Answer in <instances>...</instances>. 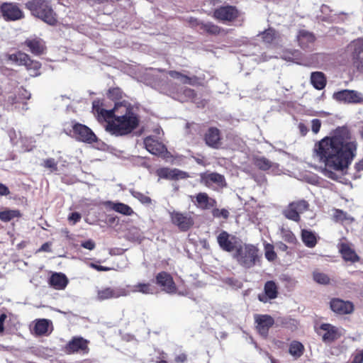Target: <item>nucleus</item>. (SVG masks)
Segmentation results:
<instances>
[{
	"label": "nucleus",
	"mask_w": 363,
	"mask_h": 363,
	"mask_svg": "<svg viewBox=\"0 0 363 363\" xmlns=\"http://www.w3.org/2000/svg\"><path fill=\"white\" fill-rule=\"evenodd\" d=\"M357 143L346 127H338L330 137H325L315 143L313 157L324 163L323 174L333 180L339 178L334 171L347 168L355 156Z\"/></svg>",
	"instance_id": "obj_1"
},
{
	"label": "nucleus",
	"mask_w": 363,
	"mask_h": 363,
	"mask_svg": "<svg viewBox=\"0 0 363 363\" xmlns=\"http://www.w3.org/2000/svg\"><path fill=\"white\" fill-rule=\"evenodd\" d=\"M93 112L100 122L105 121V129L115 136L131 133L140 124V118L134 112L133 106L128 101L116 102L111 110H106L98 101L93 102Z\"/></svg>",
	"instance_id": "obj_2"
},
{
	"label": "nucleus",
	"mask_w": 363,
	"mask_h": 363,
	"mask_svg": "<svg viewBox=\"0 0 363 363\" xmlns=\"http://www.w3.org/2000/svg\"><path fill=\"white\" fill-rule=\"evenodd\" d=\"M25 6L33 16L48 24L53 26L57 23L56 13L48 0H30Z\"/></svg>",
	"instance_id": "obj_3"
},
{
	"label": "nucleus",
	"mask_w": 363,
	"mask_h": 363,
	"mask_svg": "<svg viewBox=\"0 0 363 363\" xmlns=\"http://www.w3.org/2000/svg\"><path fill=\"white\" fill-rule=\"evenodd\" d=\"M234 258L237 259L240 264L250 268L255 265L257 258V250L252 245H239L234 254Z\"/></svg>",
	"instance_id": "obj_4"
},
{
	"label": "nucleus",
	"mask_w": 363,
	"mask_h": 363,
	"mask_svg": "<svg viewBox=\"0 0 363 363\" xmlns=\"http://www.w3.org/2000/svg\"><path fill=\"white\" fill-rule=\"evenodd\" d=\"M347 50L351 53V61L354 67L363 72V39L353 40L347 45Z\"/></svg>",
	"instance_id": "obj_5"
},
{
	"label": "nucleus",
	"mask_w": 363,
	"mask_h": 363,
	"mask_svg": "<svg viewBox=\"0 0 363 363\" xmlns=\"http://www.w3.org/2000/svg\"><path fill=\"white\" fill-rule=\"evenodd\" d=\"M200 183L214 190L223 188L227 184L223 175L210 172H206L200 174Z\"/></svg>",
	"instance_id": "obj_6"
},
{
	"label": "nucleus",
	"mask_w": 363,
	"mask_h": 363,
	"mask_svg": "<svg viewBox=\"0 0 363 363\" xmlns=\"http://www.w3.org/2000/svg\"><path fill=\"white\" fill-rule=\"evenodd\" d=\"M308 208V203L305 200H299L290 203L283 211L284 216L291 220L298 222L300 220V213Z\"/></svg>",
	"instance_id": "obj_7"
},
{
	"label": "nucleus",
	"mask_w": 363,
	"mask_h": 363,
	"mask_svg": "<svg viewBox=\"0 0 363 363\" xmlns=\"http://www.w3.org/2000/svg\"><path fill=\"white\" fill-rule=\"evenodd\" d=\"M0 11L6 21H15L24 18L23 11L14 3H3L0 6Z\"/></svg>",
	"instance_id": "obj_8"
},
{
	"label": "nucleus",
	"mask_w": 363,
	"mask_h": 363,
	"mask_svg": "<svg viewBox=\"0 0 363 363\" xmlns=\"http://www.w3.org/2000/svg\"><path fill=\"white\" fill-rule=\"evenodd\" d=\"M238 240V238L225 230H222L217 236V242L220 248L228 252L236 250L239 246Z\"/></svg>",
	"instance_id": "obj_9"
},
{
	"label": "nucleus",
	"mask_w": 363,
	"mask_h": 363,
	"mask_svg": "<svg viewBox=\"0 0 363 363\" xmlns=\"http://www.w3.org/2000/svg\"><path fill=\"white\" fill-rule=\"evenodd\" d=\"M333 99L345 104L363 103V94L354 90L344 89L335 92Z\"/></svg>",
	"instance_id": "obj_10"
},
{
	"label": "nucleus",
	"mask_w": 363,
	"mask_h": 363,
	"mask_svg": "<svg viewBox=\"0 0 363 363\" xmlns=\"http://www.w3.org/2000/svg\"><path fill=\"white\" fill-rule=\"evenodd\" d=\"M72 128L74 135L77 140L89 143L96 140V135L87 126L80 123H76L73 125Z\"/></svg>",
	"instance_id": "obj_11"
},
{
	"label": "nucleus",
	"mask_w": 363,
	"mask_h": 363,
	"mask_svg": "<svg viewBox=\"0 0 363 363\" xmlns=\"http://www.w3.org/2000/svg\"><path fill=\"white\" fill-rule=\"evenodd\" d=\"M170 218L172 223L182 231H186L194 223L192 218L187 213L173 211L170 213Z\"/></svg>",
	"instance_id": "obj_12"
},
{
	"label": "nucleus",
	"mask_w": 363,
	"mask_h": 363,
	"mask_svg": "<svg viewBox=\"0 0 363 363\" xmlns=\"http://www.w3.org/2000/svg\"><path fill=\"white\" fill-rule=\"evenodd\" d=\"M129 295V291L125 288H104L98 290L97 299L104 301L108 298H116L121 296H126Z\"/></svg>",
	"instance_id": "obj_13"
},
{
	"label": "nucleus",
	"mask_w": 363,
	"mask_h": 363,
	"mask_svg": "<svg viewBox=\"0 0 363 363\" xmlns=\"http://www.w3.org/2000/svg\"><path fill=\"white\" fill-rule=\"evenodd\" d=\"M156 283L162 289L163 291L168 294H174L176 292V285L172 276L167 272H160L156 276Z\"/></svg>",
	"instance_id": "obj_14"
},
{
	"label": "nucleus",
	"mask_w": 363,
	"mask_h": 363,
	"mask_svg": "<svg viewBox=\"0 0 363 363\" xmlns=\"http://www.w3.org/2000/svg\"><path fill=\"white\" fill-rule=\"evenodd\" d=\"M238 16V11L232 6H221L214 11V17L221 21H231Z\"/></svg>",
	"instance_id": "obj_15"
},
{
	"label": "nucleus",
	"mask_w": 363,
	"mask_h": 363,
	"mask_svg": "<svg viewBox=\"0 0 363 363\" xmlns=\"http://www.w3.org/2000/svg\"><path fill=\"white\" fill-rule=\"evenodd\" d=\"M278 286L274 281H267L264 286V293L258 295V299L262 303H268L278 296Z\"/></svg>",
	"instance_id": "obj_16"
},
{
	"label": "nucleus",
	"mask_w": 363,
	"mask_h": 363,
	"mask_svg": "<svg viewBox=\"0 0 363 363\" xmlns=\"http://www.w3.org/2000/svg\"><path fill=\"white\" fill-rule=\"evenodd\" d=\"M259 333L264 338L267 337L269 329L274 325L273 318L269 315H257L255 316Z\"/></svg>",
	"instance_id": "obj_17"
},
{
	"label": "nucleus",
	"mask_w": 363,
	"mask_h": 363,
	"mask_svg": "<svg viewBox=\"0 0 363 363\" xmlns=\"http://www.w3.org/2000/svg\"><path fill=\"white\" fill-rule=\"evenodd\" d=\"M146 150L152 155H160L167 152L166 147L152 136H148L144 140Z\"/></svg>",
	"instance_id": "obj_18"
},
{
	"label": "nucleus",
	"mask_w": 363,
	"mask_h": 363,
	"mask_svg": "<svg viewBox=\"0 0 363 363\" xmlns=\"http://www.w3.org/2000/svg\"><path fill=\"white\" fill-rule=\"evenodd\" d=\"M88 342L82 337H74L66 346V352L68 353L83 352L87 353Z\"/></svg>",
	"instance_id": "obj_19"
},
{
	"label": "nucleus",
	"mask_w": 363,
	"mask_h": 363,
	"mask_svg": "<svg viewBox=\"0 0 363 363\" xmlns=\"http://www.w3.org/2000/svg\"><path fill=\"white\" fill-rule=\"evenodd\" d=\"M157 174L160 178L167 179H185L189 177L186 172L181 171L176 168H161L157 170Z\"/></svg>",
	"instance_id": "obj_20"
},
{
	"label": "nucleus",
	"mask_w": 363,
	"mask_h": 363,
	"mask_svg": "<svg viewBox=\"0 0 363 363\" xmlns=\"http://www.w3.org/2000/svg\"><path fill=\"white\" fill-rule=\"evenodd\" d=\"M330 308L336 313L349 314L354 310L352 303L344 301L341 299H333L330 301Z\"/></svg>",
	"instance_id": "obj_21"
},
{
	"label": "nucleus",
	"mask_w": 363,
	"mask_h": 363,
	"mask_svg": "<svg viewBox=\"0 0 363 363\" xmlns=\"http://www.w3.org/2000/svg\"><path fill=\"white\" fill-rule=\"evenodd\" d=\"M189 23L192 27L197 28L199 30L203 33L216 35L220 32V28L210 22L204 23L201 22L196 18H191Z\"/></svg>",
	"instance_id": "obj_22"
},
{
	"label": "nucleus",
	"mask_w": 363,
	"mask_h": 363,
	"mask_svg": "<svg viewBox=\"0 0 363 363\" xmlns=\"http://www.w3.org/2000/svg\"><path fill=\"white\" fill-rule=\"evenodd\" d=\"M320 330L325 332L323 335V340L326 342H331L342 335L340 330L330 324H322Z\"/></svg>",
	"instance_id": "obj_23"
},
{
	"label": "nucleus",
	"mask_w": 363,
	"mask_h": 363,
	"mask_svg": "<svg viewBox=\"0 0 363 363\" xmlns=\"http://www.w3.org/2000/svg\"><path fill=\"white\" fill-rule=\"evenodd\" d=\"M53 330L52 322L48 319L37 320L34 327L35 333L37 335H48Z\"/></svg>",
	"instance_id": "obj_24"
},
{
	"label": "nucleus",
	"mask_w": 363,
	"mask_h": 363,
	"mask_svg": "<svg viewBox=\"0 0 363 363\" xmlns=\"http://www.w3.org/2000/svg\"><path fill=\"white\" fill-rule=\"evenodd\" d=\"M207 145L217 148L220 145V130L216 128H209L204 135Z\"/></svg>",
	"instance_id": "obj_25"
},
{
	"label": "nucleus",
	"mask_w": 363,
	"mask_h": 363,
	"mask_svg": "<svg viewBox=\"0 0 363 363\" xmlns=\"http://www.w3.org/2000/svg\"><path fill=\"white\" fill-rule=\"evenodd\" d=\"M296 38L298 45L303 49L309 48L315 41L314 35L306 30H300L297 34Z\"/></svg>",
	"instance_id": "obj_26"
},
{
	"label": "nucleus",
	"mask_w": 363,
	"mask_h": 363,
	"mask_svg": "<svg viewBox=\"0 0 363 363\" xmlns=\"http://www.w3.org/2000/svg\"><path fill=\"white\" fill-rule=\"evenodd\" d=\"M68 283L66 276L61 273L52 274L50 279V284L55 289H64Z\"/></svg>",
	"instance_id": "obj_27"
},
{
	"label": "nucleus",
	"mask_w": 363,
	"mask_h": 363,
	"mask_svg": "<svg viewBox=\"0 0 363 363\" xmlns=\"http://www.w3.org/2000/svg\"><path fill=\"white\" fill-rule=\"evenodd\" d=\"M25 44L33 55H39L44 51V43L40 39H28L25 41Z\"/></svg>",
	"instance_id": "obj_28"
},
{
	"label": "nucleus",
	"mask_w": 363,
	"mask_h": 363,
	"mask_svg": "<svg viewBox=\"0 0 363 363\" xmlns=\"http://www.w3.org/2000/svg\"><path fill=\"white\" fill-rule=\"evenodd\" d=\"M311 83L315 89L321 90L326 85V78L321 72H313L311 74Z\"/></svg>",
	"instance_id": "obj_29"
},
{
	"label": "nucleus",
	"mask_w": 363,
	"mask_h": 363,
	"mask_svg": "<svg viewBox=\"0 0 363 363\" xmlns=\"http://www.w3.org/2000/svg\"><path fill=\"white\" fill-rule=\"evenodd\" d=\"M168 74L171 77L178 79L182 84L196 85L198 83V78L195 76L188 77L177 71H169Z\"/></svg>",
	"instance_id": "obj_30"
},
{
	"label": "nucleus",
	"mask_w": 363,
	"mask_h": 363,
	"mask_svg": "<svg viewBox=\"0 0 363 363\" xmlns=\"http://www.w3.org/2000/svg\"><path fill=\"white\" fill-rule=\"evenodd\" d=\"M198 206L203 209L210 208L214 206L216 201L210 198L206 193H199L196 196Z\"/></svg>",
	"instance_id": "obj_31"
},
{
	"label": "nucleus",
	"mask_w": 363,
	"mask_h": 363,
	"mask_svg": "<svg viewBox=\"0 0 363 363\" xmlns=\"http://www.w3.org/2000/svg\"><path fill=\"white\" fill-rule=\"evenodd\" d=\"M340 252L345 261H350L352 262H355L359 261V257L356 254L354 250H353L349 245L347 244H342L340 248Z\"/></svg>",
	"instance_id": "obj_32"
},
{
	"label": "nucleus",
	"mask_w": 363,
	"mask_h": 363,
	"mask_svg": "<svg viewBox=\"0 0 363 363\" xmlns=\"http://www.w3.org/2000/svg\"><path fill=\"white\" fill-rule=\"evenodd\" d=\"M6 57L7 60L11 61L17 65H24L28 60V55L22 52L6 54Z\"/></svg>",
	"instance_id": "obj_33"
},
{
	"label": "nucleus",
	"mask_w": 363,
	"mask_h": 363,
	"mask_svg": "<svg viewBox=\"0 0 363 363\" xmlns=\"http://www.w3.org/2000/svg\"><path fill=\"white\" fill-rule=\"evenodd\" d=\"M301 239L303 242L308 247H314L317 243V238L312 231L303 230L301 232Z\"/></svg>",
	"instance_id": "obj_34"
},
{
	"label": "nucleus",
	"mask_w": 363,
	"mask_h": 363,
	"mask_svg": "<svg viewBox=\"0 0 363 363\" xmlns=\"http://www.w3.org/2000/svg\"><path fill=\"white\" fill-rule=\"evenodd\" d=\"M281 58L289 62L301 65V52L298 50H284L281 55Z\"/></svg>",
	"instance_id": "obj_35"
},
{
	"label": "nucleus",
	"mask_w": 363,
	"mask_h": 363,
	"mask_svg": "<svg viewBox=\"0 0 363 363\" xmlns=\"http://www.w3.org/2000/svg\"><path fill=\"white\" fill-rule=\"evenodd\" d=\"M128 287L130 288V290H128L129 291V294L130 292H140L144 294H153V289L152 288L150 284L139 283L132 286H128Z\"/></svg>",
	"instance_id": "obj_36"
},
{
	"label": "nucleus",
	"mask_w": 363,
	"mask_h": 363,
	"mask_svg": "<svg viewBox=\"0 0 363 363\" xmlns=\"http://www.w3.org/2000/svg\"><path fill=\"white\" fill-rule=\"evenodd\" d=\"M24 66H26L30 76L37 77L40 74V69L41 64L38 61L31 60L29 56L28 60L26 62V64H24Z\"/></svg>",
	"instance_id": "obj_37"
},
{
	"label": "nucleus",
	"mask_w": 363,
	"mask_h": 363,
	"mask_svg": "<svg viewBox=\"0 0 363 363\" xmlns=\"http://www.w3.org/2000/svg\"><path fill=\"white\" fill-rule=\"evenodd\" d=\"M31 94L24 89L18 91V96L11 95L8 97V102L12 105L20 104V99H29Z\"/></svg>",
	"instance_id": "obj_38"
},
{
	"label": "nucleus",
	"mask_w": 363,
	"mask_h": 363,
	"mask_svg": "<svg viewBox=\"0 0 363 363\" xmlns=\"http://www.w3.org/2000/svg\"><path fill=\"white\" fill-rule=\"evenodd\" d=\"M261 35L263 42L267 44L272 43L279 38V33L272 28L265 30Z\"/></svg>",
	"instance_id": "obj_39"
},
{
	"label": "nucleus",
	"mask_w": 363,
	"mask_h": 363,
	"mask_svg": "<svg viewBox=\"0 0 363 363\" xmlns=\"http://www.w3.org/2000/svg\"><path fill=\"white\" fill-rule=\"evenodd\" d=\"M21 216V213L18 210H6L0 212V220L3 222H9L14 218Z\"/></svg>",
	"instance_id": "obj_40"
},
{
	"label": "nucleus",
	"mask_w": 363,
	"mask_h": 363,
	"mask_svg": "<svg viewBox=\"0 0 363 363\" xmlns=\"http://www.w3.org/2000/svg\"><path fill=\"white\" fill-rule=\"evenodd\" d=\"M112 208L125 216H130L133 213V209L129 206L122 203H112Z\"/></svg>",
	"instance_id": "obj_41"
},
{
	"label": "nucleus",
	"mask_w": 363,
	"mask_h": 363,
	"mask_svg": "<svg viewBox=\"0 0 363 363\" xmlns=\"http://www.w3.org/2000/svg\"><path fill=\"white\" fill-rule=\"evenodd\" d=\"M303 352V345L297 341H293L289 346V353L296 357H299Z\"/></svg>",
	"instance_id": "obj_42"
},
{
	"label": "nucleus",
	"mask_w": 363,
	"mask_h": 363,
	"mask_svg": "<svg viewBox=\"0 0 363 363\" xmlns=\"http://www.w3.org/2000/svg\"><path fill=\"white\" fill-rule=\"evenodd\" d=\"M255 164L262 170L269 169L271 166V162L264 157H257L255 160Z\"/></svg>",
	"instance_id": "obj_43"
},
{
	"label": "nucleus",
	"mask_w": 363,
	"mask_h": 363,
	"mask_svg": "<svg viewBox=\"0 0 363 363\" xmlns=\"http://www.w3.org/2000/svg\"><path fill=\"white\" fill-rule=\"evenodd\" d=\"M313 277L315 282L320 284H327L330 281V279L327 274L318 271L313 272Z\"/></svg>",
	"instance_id": "obj_44"
},
{
	"label": "nucleus",
	"mask_w": 363,
	"mask_h": 363,
	"mask_svg": "<svg viewBox=\"0 0 363 363\" xmlns=\"http://www.w3.org/2000/svg\"><path fill=\"white\" fill-rule=\"evenodd\" d=\"M281 236L284 241L289 243H294L296 240L295 235L291 230L283 228L281 229Z\"/></svg>",
	"instance_id": "obj_45"
},
{
	"label": "nucleus",
	"mask_w": 363,
	"mask_h": 363,
	"mask_svg": "<svg viewBox=\"0 0 363 363\" xmlns=\"http://www.w3.org/2000/svg\"><path fill=\"white\" fill-rule=\"evenodd\" d=\"M333 216L336 221L343 222L345 220H353V219L349 215H347L346 212L339 209H336L335 211Z\"/></svg>",
	"instance_id": "obj_46"
},
{
	"label": "nucleus",
	"mask_w": 363,
	"mask_h": 363,
	"mask_svg": "<svg viewBox=\"0 0 363 363\" xmlns=\"http://www.w3.org/2000/svg\"><path fill=\"white\" fill-rule=\"evenodd\" d=\"M130 193L134 198L139 200L142 203L147 205L151 203V199L149 196L143 194V193L134 190H131Z\"/></svg>",
	"instance_id": "obj_47"
},
{
	"label": "nucleus",
	"mask_w": 363,
	"mask_h": 363,
	"mask_svg": "<svg viewBox=\"0 0 363 363\" xmlns=\"http://www.w3.org/2000/svg\"><path fill=\"white\" fill-rule=\"evenodd\" d=\"M43 166L51 172L57 170V163L53 158H48L43 161Z\"/></svg>",
	"instance_id": "obj_48"
},
{
	"label": "nucleus",
	"mask_w": 363,
	"mask_h": 363,
	"mask_svg": "<svg viewBox=\"0 0 363 363\" xmlns=\"http://www.w3.org/2000/svg\"><path fill=\"white\" fill-rule=\"evenodd\" d=\"M213 216L216 218L223 217V218H228L229 216V212L228 210L223 208V209H218L215 208L213 211Z\"/></svg>",
	"instance_id": "obj_49"
},
{
	"label": "nucleus",
	"mask_w": 363,
	"mask_h": 363,
	"mask_svg": "<svg viewBox=\"0 0 363 363\" xmlns=\"http://www.w3.org/2000/svg\"><path fill=\"white\" fill-rule=\"evenodd\" d=\"M108 96L113 100L119 99L122 98V91L119 88H114L109 90Z\"/></svg>",
	"instance_id": "obj_50"
},
{
	"label": "nucleus",
	"mask_w": 363,
	"mask_h": 363,
	"mask_svg": "<svg viewBox=\"0 0 363 363\" xmlns=\"http://www.w3.org/2000/svg\"><path fill=\"white\" fill-rule=\"evenodd\" d=\"M321 126V122L319 119H313L311 121V129L314 133H318Z\"/></svg>",
	"instance_id": "obj_51"
},
{
	"label": "nucleus",
	"mask_w": 363,
	"mask_h": 363,
	"mask_svg": "<svg viewBox=\"0 0 363 363\" xmlns=\"http://www.w3.org/2000/svg\"><path fill=\"white\" fill-rule=\"evenodd\" d=\"M82 216L80 213L78 212H74L69 216L68 220L72 223V225H74L80 220Z\"/></svg>",
	"instance_id": "obj_52"
},
{
	"label": "nucleus",
	"mask_w": 363,
	"mask_h": 363,
	"mask_svg": "<svg viewBox=\"0 0 363 363\" xmlns=\"http://www.w3.org/2000/svg\"><path fill=\"white\" fill-rule=\"evenodd\" d=\"M81 246L84 248L92 250L95 248L96 244L92 240H87L81 243Z\"/></svg>",
	"instance_id": "obj_53"
},
{
	"label": "nucleus",
	"mask_w": 363,
	"mask_h": 363,
	"mask_svg": "<svg viewBox=\"0 0 363 363\" xmlns=\"http://www.w3.org/2000/svg\"><path fill=\"white\" fill-rule=\"evenodd\" d=\"M265 257L269 261H273L275 259L277 255L272 248L267 249L265 252Z\"/></svg>",
	"instance_id": "obj_54"
},
{
	"label": "nucleus",
	"mask_w": 363,
	"mask_h": 363,
	"mask_svg": "<svg viewBox=\"0 0 363 363\" xmlns=\"http://www.w3.org/2000/svg\"><path fill=\"white\" fill-rule=\"evenodd\" d=\"M363 362V350L357 352L352 363H362Z\"/></svg>",
	"instance_id": "obj_55"
},
{
	"label": "nucleus",
	"mask_w": 363,
	"mask_h": 363,
	"mask_svg": "<svg viewBox=\"0 0 363 363\" xmlns=\"http://www.w3.org/2000/svg\"><path fill=\"white\" fill-rule=\"evenodd\" d=\"M186 359H187L186 355L184 353H182V354H178L175 357V361L177 363H183L186 361Z\"/></svg>",
	"instance_id": "obj_56"
},
{
	"label": "nucleus",
	"mask_w": 363,
	"mask_h": 363,
	"mask_svg": "<svg viewBox=\"0 0 363 363\" xmlns=\"http://www.w3.org/2000/svg\"><path fill=\"white\" fill-rule=\"evenodd\" d=\"M9 194V190L6 186L0 183V195L7 196Z\"/></svg>",
	"instance_id": "obj_57"
},
{
	"label": "nucleus",
	"mask_w": 363,
	"mask_h": 363,
	"mask_svg": "<svg viewBox=\"0 0 363 363\" xmlns=\"http://www.w3.org/2000/svg\"><path fill=\"white\" fill-rule=\"evenodd\" d=\"M90 266H91L92 268H94V269H96V270H98V271H104V272H106V271L109 270V268H108V267H104V266H101V265H97V264H94V263H91V264H90Z\"/></svg>",
	"instance_id": "obj_58"
},
{
	"label": "nucleus",
	"mask_w": 363,
	"mask_h": 363,
	"mask_svg": "<svg viewBox=\"0 0 363 363\" xmlns=\"http://www.w3.org/2000/svg\"><path fill=\"white\" fill-rule=\"evenodd\" d=\"M6 318V315L5 314L3 313L0 315V333H2L4 330V323Z\"/></svg>",
	"instance_id": "obj_59"
},
{
	"label": "nucleus",
	"mask_w": 363,
	"mask_h": 363,
	"mask_svg": "<svg viewBox=\"0 0 363 363\" xmlns=\"http://www.w3.org/2000/svg\"><path fill=\"white\" fill-rule=\"evenodd\" d=\"M298 129L301 133L302 135H305L307 132H308V128L307 127L303 124V123H299L298 124Z\"/></svg>",
	"instance_id": "obj_60"
},
{
	"label": "nucleus",
	"mask_w": 363,
	"mask_h": 363,
	"mask_svg": "<svg viewBox=\"0 0 363 363\" xmlns=\"http://www.w3.org/2000/svg\"><path fill=\"white\" fill-rule=\"evenodd\" d=\"M355 168L357 171L363 170V158L355 164Z\"/></svg>",
	"instance_id": "obj_61"
},
{
	"label": "nucleus",
	"mask_w": 363,
	"mask_h": 363,
	"mask_svg": "<svg viewBox=\"0 0 363 363\" xmlns=\"http://www.w3.org/2000/svg\"><path fill=\"white\" fill-rule=\"evenodd\" d=\"M41 251H49L50 250V245L48 243H44L41 247H40V250Z\"/></svg>",
	"instance_id": "obj_62"
},
{
	"label": "nucleus",
	"mask_w": 363,
	"mask_h": 363,
	"mask_svg": "<svg viewBox=\"0 0 363 363\" xmlns=\"http://www.w3.org/2000/svg\"><path fill=\"white\" fill-rule=\"evenodd\" d=\"M279 247L280 250H281L283 251H286L288 249L287 245L284 244V243H282V242L279 243Z\"/></svg>",
	"instance_id": "obj_63"
},
{
	"label": "nucleus",
	"mask_w": 363,
	"mask_h": 363,
	"mask_svg": "<svg viewBox=\"0 0 363 363\" xmlns=\"http://www.w3.org/2000/svg\"><path fill=\"white\" fill-rule=\"evenodd\" d=\"M185 91H186V94L189 96H193L194 94V91L190 89H186Z\"/></svg>",
	"instance_id": "obj_64"
}]
</instances>
